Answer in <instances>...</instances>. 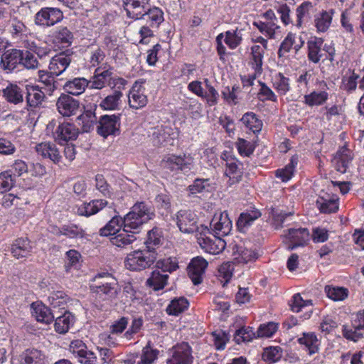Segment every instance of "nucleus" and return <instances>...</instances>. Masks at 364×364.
Here are the masks:
<instances>
[{"label":"nucleus","mask_w":364,"mask_h":364,"mask_svg":"<svg viewBox=\"0 0 364 364\" xmlns=\"http://www.w3.org/2000/svg\"><path fill=\"white\" fill-rule=\"evenodd\" d=\"M75 316L70 311H65L61 316H57L54 327L57 333L64 334L74 324Z\"/></svg>","instance_id":"nucleus-30"},{"label":"nucleus","mask_w":364,"mask_h":364,"mask_svg":"<svg viewBox=\"0 0 364 364\" xmlns=\"http://www.w3.org/2000/svg\"><path fill=\"white\" fill-rule=\"evenodd\" d=\"M124 226L123 218L114 216L109 223L100 230V235L101 236H111L113 237L120 232V228Z\"/></svg>","instance_id":"nucleus-35"},{"label":"nucleus","mask_w":364,"mask_h":364,"mask_svg":"<svg viewBox=\"0 0 364 364\" xmlns=\"http://www.w3.org/2000/svg\"><path fill=\"white\" fill-rule=\"evenodd\" d=\"M135 234L131 231H126L124 227L122 232H119L116 235L110 237V242L117 247H125L136 240Z\"/></svg>","instance_id":"nucleus-33"},{"label":"nucleus","mask_w":364,"mask_h":364,"mask_svg":"<svg viewBox=\"0 0 364 364\" xmlns=\"http://www.w3.org/2000/svg\"><path fill=\"white\" fill-rule=\"evenodd\" d=\"M168 277V274H164L156 269L152 272L151 276L146 281V284L154 291H158L164 288L167 284Z\"/></svg>","instance_id":"nucleus-32"},{"label":"nucleus","mask_w":364,"mask_h":364,"mask_svg":"<svg viewBox=\"0 0 364 364\" xmlns=\"http://www.w3.org/2000/svg\"><path fill=\"white\" fill-rule=\"evenodd\" d=\"M323 42V39L319 38H314L308 42V58L314 63H318L321 60L320 53Z\"/></svg>","instance_id":"nucleus-36"},{"label":"nucleus","mask_w":364,"mask_h":364,"mask_svg":"<svg viewBox=\"0 0 364 364\" xmlns=\"http://www.w3.org/2000/svg\"><path fill=\"white\" fill-rule=\"evenodd\" d=\"M21 64L27 69H36L38 67V61L35 55L28 50H23Z\"/></svg>","instance_id":"nucleus-62"},{"label":"nucleus","mask_w":364,"mask_h":364,"mask_svg":"<svg viewBox=\"0 0 364 364\" xmlns=\"http://www.w3.org/2000/svg\"><path fill=\"white\" fill-rule=\"evenodd\" d=\"M313 4L310 1H304L296 9L297 26H301L302 19L309 16L310 11L313 9Z\"/></svg>","instance_id":"nucleus-61"},{"label":"nucleus","mask_w":364,"mask_h":364,"mask_svg":"<svg viewBox=\"0 0 364 364\" xmlns=\"http://www.w3.org/2000/svg\"><path fill=\"white\" fill-rule=\"evenodd\" d=\"M20 358V364H38L44 356L41 350L32 348L26 350Z\"/></svg>","instance_id":"nucleus-39"},{"label":"nucleus","mask_w":364,"mask_h":364,"mask_svg":"<svg viewBox=\"0 0 364 364\" xmlns=\"http://www.w3.org/2000/svg\"><path fill=\"white\" fill-rule=\"evenodd\" d=\"M31 307L33 310V315L38 321L48 324L53 321L55 317L53 313L42 303H33Z\"/></svg>","instance_id":"nucleus-28"},{"label":"nucleus","mask_w":364,"mask_h":364,"mask_svg":"<svg viewBox=\"0 0 364 364\" xmlns=\"http://www.w3.org/2000/svg\"><path fill=\"white\" fill-rule=\"evenodd\" d=\"M155 217L154 208L144 202H137L124 217V230L139 233L143 225Z\"/></svg>","instance_id":"nucleus-2"},{"label":"nucleus","mask_w":364,"mask_h":364,"mask_svg":"<svg viewBox=\"0 0 364 364\" xmlns=\"http://www.w3.org/2000/svg\"><path fill=\"white\" fill-rule=\"evenodd\" d=\"M172 351V356L167 360L166 364H192L193 358L188 343L177 344L173 348Z\"/></svg>","instance_id":"nucleus-13"},{"label":"nucleus","mask_w":364,"mask_h":364,"mask_svg":"<svg viewBox=\"0 0 364 364\" xmlns=\"http://www.w3.org/2000/svg\"><path fill=\"white\" fill-rule=\"evenodd\" d=\"M95 187L105 197L110 198L112 196V191L110 186L107 183L104 176L101 174H97L95 176Z\"/></svg>","instance_id":"nucleus-60"},{"label":"nucleus","mask_w":364,"mask_h":364,"mask_svg":"<svg viewBox=\"0 0 364 364\" xmlns=\"http://www.w3.org/2000/svg\"><path fill=\"white\" fill-rule=\"evenodd\" d=\"M36 151L43 158H48L55 164H58L62 159L60 152L56 147V145L50 142L38 144L36 146Z\"/></svg>","instance_id":"nucleus-23"},{"label":"nucleus","mask_w":364,"mask_h":364,"mask_svg":"<svg viewBox=\"0 0 364 364\" xmlns=\"http://www.w3.org/2000/svg\"><path fill=\"white\" fill-rule=\"evenodd\" d=\"M241 122L254 133L259 132L262 128V122L253 112L245 113L242 116Z\"/></svg>","instance_id":"nucleus-41"},{"label":"nucleus","mask_w":364,"mask_h":364,"mask_svg":"<svg viewBox=\"0 0 364 364\" xmlns=\"http://www.w3.org/2000/svg\"><path fill=\"white\" fill-rule=\"evenodd\" d=\"M171 128L168 127H156L153 128L151 138L154 145L159 146L166 141L170 136Z\"/></svg>","instance_id":"nucleus-44"},{"label":"nucleus","mask_w":364,"mask_h":364,"mask_svg":"<svg viewBox=\"0 0 364 364\" xmlns=\"http://www.w3.org/2000/svg\"><path fill=\"white\" fill-rule=\"evenodd\" d=\"M316 205L320 211L323 213H334L338 209V199L336 198L324 199L321 198L317 200Z\"/></svg>","instance_id":"nucleus-46"},{"label":"nucleus","mask_w":364,"mask_h":364,"mask_svg":"<svg viewBox=\"0 0 364 364\" xmlns=\"http://www.w3.org/2000/svg\"><path fill=\"white\" fill-rule=\"evenodd\" d=\"M189 303L188 300L181 296L173 299L166 309L169 315L178 316L188 309Z\"/></svg>","instance_id":"nucleus-40"},{"label":"nucleus","mask_w":364,"mask_h":364,"mask_svg":"<svg viewBox=\"0 0 364 364\" xmlns=\"http://www.w3.org/2000/svg\"><path fill=\"white\" fill-rule=\"evenodd\" d=\"M23 50L19 49H9L1 56V68L8 72L14 70L22 60Z\"/></svg>","instance_id":"nucleus-17"},{"label":"nucleus","mask_w":364,"mask_h":364,"mask_svg":"<svg viewBox=\"0 0 364 364\" xmlns=\"http://www.w3.org/2000/svg\"><path fill=\"white\" fill-rule=\"evenodd\" d=\"M14 185V179L11 171L0 173V193L9 191Z\"/></svg>","instance_id":"nucleus-58"},{"label":"nucleus","mask_w":364,"mask_h":364,"mask_svg":"<svg viewBox=\"0 0 364 364\" xmlns=\"http://www.w3.org/2000/svg\"><path fill=\"white\" fill-rule=\"evenodd\" d=\"M269 213L272 215L273 225L276 229L282 228L285 218L293 215L291 212H286L278 208H272Z\"/></svg>","instance_id":"nucleus-51"},{"label":"nucleus","mask_w":364,"mask_h":364,"mask_svg":"<svg viewBox=\"0 0 364 364\" xmlns=\"http://www.w3.org/2000/svg\"><path fill=\"white\" fill-rule=\"evenodd\" d=\"M298 342L306 346L310 355L318 350L319 341L313 333H304L303 336L298 339Z\"/></svg>","instance_id":"nucleus-38"},{"label":"nucleus","mask_w":364,"mask_h":364,"mask_svg":"<svg viewBox=\"0 0 364 364\" xmlns=\"http://www.w3.org/2000/svg\"><path fill=\"white\" fill-rule=\"evenodd\" d=\"M97 132L104 138L108 136H117L120 134V114H105L100 117Z\"/></svg>","instance_id":"nucleus-7"},{"label":"nucleus","mask_w":364,"mask_h":364,"mask_svg":"<svg viewBox=\"0 0 364 364\" xmlns=\"http://www.w3.org/2000/svg\"><path fill=\"white\" fill-rule=\"evenodd\" d=\"M158 350L151 349L149 346H146L143 349L141 361L137 364H151L157 358Z\"/></svg>","instance_id":"nucleus-64"},{"label":"nucleus","mask_w":364,"mask_h":364,"mask_svg":"<svg viewBox=\"0 0 364 364\" xmlns=\"http://www.w3.org/2000/svg\"><path fill=\"white\" fill-rule=\"evenodd\" d=\"M90 81L84 77H75L68 80L63 86L64 90L68 94L80 95L83 93L86 87H90Z\"/></svg>","instance_id":"nucleus-26"},{"label":"nucleus","mask_w":364,"mask_h":364,"mask_svg":"<svg viewBox=\"0 0 364 364\" xmlns=\"http://www.w3.org/2000/svg\"><path fill=\"white\" fill-rule=\"evenodd\" d=\"M73 59V52L69 50L61 52L53 56L49 64L51 74L58 76L61 75L69 66Z\"/></svg>","instance_id":"nucleus-14"},{"label":"nucleus","mask_w":364,"mask_h":364,"mask_svg":"<svg viewBox=\"0 0 364 364\" xmlns=\"http://www.w3.org/2000/svg\"><path fill=\"white\" fill-rule=\"evenodd\" d=\"M233 260L237 263L245 264L256 258V254L242 245H235L232 247Z\"/></svg>","instance_id":"nucleus-31"},{"label":"nucleus","mask_w":364,"mask_h":364,"mask_svg":"<svg viewBox=\"0 0 364 364\" xmlns=\"http://www.w3.org/2000/svg\"><path fill=\"white\" fill-rule=\"evenodd\" d=\"M85 235L84 230L75 224L63 225V235L69 238H82Z\"/></svg>","instance_id":"nucleus-54"},{"label":"nucleus","mask_w":364,"mask_h":364,"mask_svg":"<svg viewBox=\"0 0 364 364\" xmlns=\"http://www.w3.org/2000/svg\"><path fill=\"white\" fill-rule=\"evenodd\" d=\"M63 18V12L59 9L44 7L36 14L34 21L36 25L46 28L54 26Z\"/></svg>","instance_id":"nucleus-8"},{"label":"nucleus","mask_w":364,"mask_h":364,"mask_svg":"<svg viewBox=\"0 0 364 364\" xmlns=\"http://www.w3.org/2000/svg\"><path fill=\"white\" fill-rule=\"evenodd\" d=\"M352 159L353 155L351 151L346 146H343L336 152L332 160V163L337 171L344 173Z\"/></svg>","instance_id":"nucleus-21"},{"label":"nucleus","mask_w":364,"mask_h":364,"mask_svg":"<svg viewBox=\"0 0 364 364\" xmlns=\"http://www.w3.org/2000/svg\"><path fill=\"white\" fill-rule=\"evenodd\" d=\"M114 75L109 66L98 67L95 71L92 80L90 81V88L100 90L106 86L111 87Z\"/></svg>","instance_id":"nucleus-12"},{"label":"nucleus","mask_w":364,"mask_h":364,"mask_svg":"<svg viewBox=\"0 0 364 364\" xmlns=\"http://www.w3.org/2000/svg\"><path fill=\"white\" fill-rule=\"evenodd\" d=\"M287 232L285 237L289 242V250L305 245L309 240V232L307 228H290Z\"/></svg>","instance_id":"nucleus-15"},{"label":"nucleus","mask_w":364,"mask_h":364,"mask_svg":"<svg viewBox=\"0 0 364 364\" xmlns=\"http://www.w3.org/2000/svg\"><path fill=\"white\" fill-rule=\"evenodd\" d=\"M69 351L82 364H98V358L95 353L88 350L87 346L81 340L73 341Z\"/></svg>","instance_id":"nucleus-9"},{"label":"nucleus","mask_w":364,"mask_h":364,"mask_svg":"<svg viewBox=\"0 0 364 364\" xmlns=\"http://www.w3.org/2000/svg\"><path fill=\"white\" fill-rule=\"evenodd\" d=\"M236 146L241 156H250L254 152L255 144L252 141L239 138L236 142Z\"/></svg>","instance_id":"nucleus-53"},{"label":"nucleus","mask_w":364,"mask_h":364,"mask_svg":"<svg viewBox=\"0 0 364 364\" xmlns=\"http://www.w3.org/2000/svg\"><path fill=\"white\" fill-rule=\"evenodd\" d=\"M281 348L279 347H269L265 349L262 354L264 361L274 363L281 358Z\"/></svg>","instance_id":"nucleus-63"},{"label":"nucleus","mask_w":364,"mask_h":364,"mask_svg":"<svg viewBox=\"0 0 364 364\" xmlns=\"http://www.w3.org/2000/svg\"><path fill=\"white\" fill-rule=\"evenodd\" d=\"M234 270L233 262H227L222 264L218 271V277L223 280L221 282H224L225 285L227 284L232 277V272Z\"/></svg>","instance_id":"nucleus-52"},{"label":"nucleus","mask_w":364,"mask_h":364,"mask_svg":"<svg viewBox=\"0 0 364 364\" xmlns=\"http://www.w3.org/2000/svg\"><path fill=\"white\" fill-rule=\"evenodd\" d=\"M129 105L134 109L144 107L147 104V97L145 95L144 89L136 83L132 87L129 95Z\"/></svg>","instance_id":"nucleus-22"},{"label":"nucleus","mask_w":364,"mask_h":364,"mask_svg":"<svg viewBox=\"0 0 364 364\" xmlns=\"http://www.w3.org/2000/svg\"><path fill=\"white\" fill-rule=\"evenodd\" d=\"M33 247L27 237L16 239L11 245L10 252L17 259L28 257L31 255Z\"/></svg>","instance_id":"nucleus-19"},{"label":"nucleus","mask_w":364,"mask_h":364,"mask_svg":"<svg viewBox=\"0 0 364 364\" xmlns=\"http://www.w3.org/2000/svg\"><path fill=\"white\" fill-rule=\"evenodd\" d=\"M225 175L229 177L228 183L230 185L239 182L242 178L238 165L235 162L226 163Z\"/></svg>","instance_id":"nucleus-48"},{"label":"nucleus","mask_w":364,"mask_h":364,"mask_svg":"<svg viewBox=\"0 0 364 364\" xmlns=\"http://www.w3.org/2000/svg\"><path fill=\"white\" fill-rule=\"evenodd\" d=\"M56 106L60 114L70 117L76 114L80 102L69 95L62 94L57 100Z\"/></svg>","instance_id":"nucleus-16"},{"label":"nucleus","mask_w":364,"mask_h":364,"mask_svg":"<svg viewBox=\"0 0 364 364\" xmlns=\"http://www.w3.org/2000/svg\"><path fill=\"white\" fill-rule=\"evenodd\" d=\"M207 266V261L201 257H196L191 260L188 267V274L195 285L201 283L202 275L205 272Z\"/></svg>","instance_id":"nucleus-18"},{"label":"nucleus","mask_w":364,"mask_h":364,"mask_svg":"<svg viewBox=\"0 0 364 364\" xmlns=\"http://www.w3.org/2000/svg\"><path fill=\"white\" fill-rule=\"evenodd\" d=\"M80 131L73 124L65 122L60 124L53 132L55 141L60 144H63L69 141L75 140Z\"/></svg>","instance_id":"nucleus-11"},{"label":"nucleus","mask_w":364,"mask_h":364,"mask_svg":"<svg viewBox=\"0 0 364 364\" xmlns=\"http://www.w3.org/2000/svg\"><path fill=\"white\" fill-rule=\"evenodd\" d=\"M3 97L11 105H21L24 100L25 92L16 84L9 83L2 90Z\"/></svg>","instance_id":"nucleus-20"},{"label":"nucleus","mask_w":364,"mask_h":364,"mask_svg":"<svg viewBox=\"0 0 364 364\" xmlns=\"http://www.w3.org/2000/svg\"><path fill=\"white\" fill-rule=\"evenodd\" d=\"M91 291L103 301H112L121 291L117 279L108 272L96 274L90 285Z\"/></svg>","instance_id":"nucleus-3"},{"label":"nucleus","mask_w":364,"mask_h":364,"mask_svg":"<svg viewBox=\"0 0 364 364\" xmlns=\"http://www.w3.org/2000/svg\"><path fill=\"white\" fill-rule=\"evenodd\" d=\"M107 205L105 200H93L90 203H83L77 208V213L81 216H90L97 213Z\"/></svg>","instance_id":"nucleus-27"},{"label":"nucleus","mask_w":364,"mask_h":364,"mask_svg":"<svg viewBox=\"0 0 364 364\" xmlns=\"http://www.w3.org/2000/svg\"><path fill=\"white\" fill-rule=\"evenodd\" d=\"M77 119L82 121V129L84 132H90V129L97 122L95 109L91 107L90 109H85V112L80 114Z\"/></svg>","instance_id":"nucleus-43"},{"label":"nucleus","mask_w":364,"mask_h":364,"mask_svg":"<svg viewBox=\"0 0 364 364\" xmlns=\"http://www.w3.org/2000/svg\"><path fill=\"white\" fill-rule=\"evenodd\" d=\"M25 94L28 110V108H36L41 105L46 97L44 92L38 86H26Z\"/></svg>","instance_id":"nucleus-25"},{"label":"nucleus","mask_w":364,"mask_h":364,"mask_svg":"<svg viewBox=\"0 0 364 364\" xmlns=\"http://www.w3.org/2000/svg\"><path fill=\"white\" fill-rule=\"evenodd\" d=\"M254 338H257V332H254L252 327H242L235 332V341L237 343L250 341Z\"/></svg>","instance_id":"nucleus-49"},{"label":"nucleus","mask_w":364,"mask_h":364,"mask_svg":"<svg viewBox=\"0 0 364 364\" xmlns=\"http://www.w3.org/2000/svg\"><path fill=\"white\" fill-rule=\"evenodd\" d=\"M122 96L119 90H114L112 95H107L101 102L100 107L104 109L114 110L119 105V101Z\"/></svg>","instance_id":"nucleus-45"},{"label":"nucleus","mask_w":364,"mask_h":364,"mask_svg":"<svg viewBox=\"0 0 364 364\" xmlns=\"http://www.w3.org/2000/svg\"><path fill=\"white\" fill-rule=\"evenodd\" d=\"M328 96L325 91L313 92L304 96L305 103L311 107L321 105L327 100Z\"/></svg>","instance_id":"nucleus-47"},{"label":"nucleus","mask_w":364,"mask_h":364,"mask_svg":"<svg viewBox=\"0 0 364 364\" xmlns=\"http://www.w3.org/2000/svg\"><path fill=\"white\" fill-rule=\"evenodd\" d=\"M208 179L196 178L192 185L188 186L190 194L195 195L208 191L210 187Z\"/></svg>","instance_id":"nucleus-59"},{"label":"nucleus","mask_w":364,"mask_h":364,"mask_svg":"<svg viewBox=\"0 0 364 364\" xmlns=\"http://www.w3.org/2000/svg\"><path fill=\"white\" fill-rule=\"evenodd\" d=\"M200 235L198 237V242L206 252L217 255L223 252L225 248L226 242L220 237L211 233L206 227L200 226Z\"/></svg>","instance_id":"nucleus-5"},{"label":"nucleus","mask_w":364,"mask_h":364,"mask_svg":"<svg viewBox=\"0 0 364 364\" xmlns=\"http://www.w3.org/2000/svg\"><path fill=\"white\" fill-rule=\"evenodd\" d=\"M176 224L184 233H193L199 230L196 215L191 210H181L176 215Z\"/></svg>","instance_id":"nucleus-10"},{"label":"nucleus","mask_w":364,"mask_h":364,"mask_svg":"<svg viewBox=\"0 0 364 364\" xmlns=\"http://www.w3.org/2000/svg\"><path fill=\"white\" fill-rule=\"evenodd\" d=\"M156 267L158 269H161L164 274L171 273L178 268L176 258L171 257L159 260L156 262Z\"/></svg>","instance_id":"nucleus-57"},{"label":"nucleus","mask_w":364,"mask_h":364,"mask_svg":"<svg viewBox=\"0 0 364 364\" xmlns=\"http://www.w3.org/2000/svg\"><path fill=\"white\" fill-rule=\"evenodd\" d=\"M333 14V10L323 11L316 16L314 19L315 26L318 32H325L328 29L332 21Z\"/></svg>","instance_id":"nucleus-37"},{"label":"nucleus","mask_w":364,"mask_h":364,"mask_svg":"<svg viewBox=\"0 0 364 364\" xmlns=\"http://www.w3.org/2000/svg\"><path fill=\"white\" fill-rule=\"evenodd\" d=\"M50 304L53 308L60 307L64 309V306L67 304L69 300V296L62 291H57L51 293L48 297Z\"/></svg>","instance_id":"nucleus-50"},{"label":"nucleus","mask_w":364,"mask_h":364,"mask_svg":"<svg viewBox=\"0 0 364 364\" xmlns=\"http://www.w3.org/2000/svg\"><path fill=\"white\" fill-rule=\"evenodd\" d=\"M213 221L214 220L211 222L210 225L213 227L215 233L221 232L222 235H226L230 232L232 222L226 212L221 213L219 219L215 223H213Z\"/></svg>","instance_id":"nucleus-34"},{"label":"nucleus","mask_w":364,"mask_h":364,"mask_svg":"<svg viewBox=\"0 0 364 364\" xmlns=\"http://www.w3.org/2000/svg\"><path fill=\"white\" fill-rule=\"evenodd\" d=\"M156 252L150 250H139L129 254L125 266L132 271H141L150 267L156 259Z\"/></svg>","instance_id":"nucleus-4"},{"label":"nucleus","mask_w":364,"mask_h":364,"mask_svg":"<svg viewBox=\"0 0 364 364\" xmlns=\"http://www.w3.org/2000/svg\"><path fill=\"white\" fill-rule=\"evenodd\" d=\"M274 88L281 95H285L290 89L289 79L279 73L275 76Z\"/></svg>","instance_id":"nucleus-56"},{"label":"nucleus","mask_w":364,"mask_h":364,"mask_svg":"<svg viewBox=\"0 0 364 364\" xmlns=\"http://www.w3.org/2000/svg\"><path fill=\"white\" fill-rule=\"evenodd\" d=\"M145 250L156 252V248L161 245V232L158 228H153L147 233V239L144 242Z\"/></svg>","instance_id":"nucleus-42"},{"label":"nucleus","mask_w":364,"mask_h":364,"mask_svg":"<svg viewBox=\"0 0 364 364\" xmlns=\"http://www.w3.org/2000/svg\"><path fill=\"white\" fill-rule=\"evenodd\" d=\"M73 35L67 27L59 28L52 36L53 43L59 48H68L71 46Z\"/></svg>","instance_id":"nucleus-24"},{"label":"nucleus","mask_w":364,"mask_h":364,"mask_svg":"<svg viewBox=\"0 0 364 364\" xmlns=\"http://www.w3.org/2000/svg\"><path fill=\"white\" fill-rule=\"evenodd\" d=\"M128 18L150 21L152 27H159L164 21V13L157 7L151 8L149 0H123Z\"/></svg>","instance_id":"nucleus-1"},{"label":"nucleus","mask_w":364,"mask_h":364,"mask_svg":"<svg viewBox=\"0 0 364 364\" xmlns=\"http://www.w3.org/2000/svg\"><path fill=\"white\" fill-rule=\"evenodd\" d=\"M261 216V213L257 209L247 210L242 213L237 221V227L240 232H245L247 228L250 227L252 223Z\"/></svg>","instance_id":"nucleus-29"},{"label":"nucleus","mask_w":364,"mask_h":364,"mask_svg":"<svg viewBox=\"0 0 364 364\" xmlns=\"http://www.w3.org/2000/svg\"><path fill=\"white\" fill-rule=\"evenodd\" d=\"M325 291L328 298L333 301H342L348 296V290L343 287H332L326 286Z\"/></svg>","instance_id":"nucleus-55"},{"label":"nucleus","mask_w":364,"mask_h":364,"mask_svg":"<svg viewBox=\"0 0 364 364\" xmlns=\"http://www.w3.org/2000/svg\"><path fill=\"white\" fill-rule=\"evenodd\" d=\"M193 158L184 154L183 156L174 154L165 156L160 162V166L171 171H181L185 173L192 168Z\"/></svg>","instance_id":"nucleus-6"}]
</instances>
